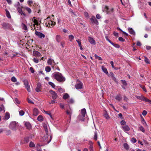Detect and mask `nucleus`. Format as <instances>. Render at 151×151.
I'll return each mask as SVG.
<instances>
[{
  "instance_id": "obj_1",
  "label": "nucleus",
  "mask_w": 151,
  "mask_h": 151,
  "mask_svg": "<svg viewBox=\"0 0 151 151\" xmlns=\"http://www.w3.org/2000/svg\"><path fill=\"white\" fill-rule=\"evenodd\" d=\"M52 77L59 82L64 81L65 78L63 77L62 74L58 72L54 73L52 74Z\"/></svg>"
},
{
  "instance_id": "obj_2",
  "label": "nucleus",
  "mask_w": 151,
  "mask_h": 151,
  "mask_svg": "<svg viewBox=\"0 0 151 151\" xmlns=\"http://www.w3.org/2000/svg\"><path fill=\"white\" fill-rule=\"evenodd\" d=\"M19 126V124L17 122L12 121L10 123L9 128L13 130L16 131L18 129Z\"/></svg>"
},
{
  "instance_id": "obj_3",
  "label": "nucleus",
  "mask_w": 151,
  "mask_h": 151,
  "mask_svg": "<svg viewBox=\"0 0 151 151\" xmlns=\"http://www.w3.org/2000/svg\"><path fill=\"white\" fill-rule=\"evenodd\" d=\"M136 97L137 99L143 101H145L146 102H149L150 104H151V101L143 96H137Z\"/></svg>"
},
{
  "instance_id": "obj_4",
  "label": "nucleus",
  "mask_w": 151,
  "mask_h": 151,
  "mask_svg": "<svg viewBox=\"0 0 151 151\" xmlns=\"http://www.w3.org/2000/svg\"><path fill=\"white\" fill-rule=\"evenodd\" d=\"M90 23L91 24L98 25L99 24V22L98 20L96 19L94 16H93L92 17L90 18Z\"/></svg>"
},
{
  "instance_id": "obj_5",
  "label": "nucleus",
  "mask_w": 151,
  "mask_h": 151,
  "mask_svg": "<svg viewBox=\"0 0 151 151\" xmlns=\"http://www.w3.org/2000/svg\"><path fill=\"white\" fill-rule=\"evenodd\" d=\"M2 28L4 29H10L11 27V25L6 23L4 22L2 24Z\"/></svg>"
},
{
  "instance_id": "obj_6",
  "label": "nucleus",
  "mask_w": 151,
  "mask_h": 151,
  "mask_svg": "<svg viewBox=\"0 0 151 151\" xmlns=\"http://www.w3.org/2000/svg\"><path fill=\"white\" fill-rule=\"evenodd\" d=\"M24 84L25 86V87L27 89L28 91V92H30L31 91L30 86L29 84L28 83L27 81V80H24Z\"/></svg>"
},
{
  "instance_id": "obj_7",
  "label": "nucleus",
  "mask_w": 151,
  "mask_h": 151,
  "mask_svg": "<svg viewBox=\"0 0 151 151\" xmlns=\"http://www.w3.org/2000/svg\"><path fill=\"white\" fill-rule=\"evenodd\" d=\"M33 6V7L34 8L35 12H37L38 13H39L40 12V6L37 3H35L34 4Z\"/></svg>"
},
{
  "instance_id": "obj_8",
  "label": "nucleus",
  "mask_w": 151,
  "mask_h": 151,
  "mask_svg": "<svg viewBox=\"0 0 151 151\" xmlns=\"http://www.w3.org/2000/svg\"><path fill=\"white\" fill-rule=\"evenodd\" d=\"M35 34L36 35L38 36L39 38H44L45 37V35L42 33L38 32L37 31L35 32Z\"/></svg>"
},
{
  "instance_id": "obj_9",
  "label": "nucleus",
  "mask_w": 151,
  "mask_h": 151,
  "mask_svg": "<svg viewBox=\"0 0 151 151\" xmlns=\"http://www.w3.org/2000/svg\"><path fill=\"white\" fill-rule=\"evenodd\" d=\"M50 92L52 95V97L53 99L55 100L57 98L58 95L54 91L51 90L50 91Z\"/></svg>"
},
{
  "instance_id": "obj_10",
  "label": "nucleus",
  "mask_w": 151,
  "mask_h": 151,
  "mask_svg": "<svg viewBox=\"0 0 151 151\" xmlns=\"http://www.w3.org/2000/svg\"><path fill=\"white\" fill-rule=\"evenodd\" d=\"M69 106V109H67L66 111V112L67 115H69V117L70 119L71 115L72 113V110L70 108V106Z\"/></svg>"
},
{
  "instance_id": "obj_11",
  "label": "nucleus",
  "mask_w": 151,
  "mask_h": 151,
  "mask_svg": "<svg viewBox=\"0 0 151 151\" xmlns=\"http://www.w3.org/2000/svg\"><path fill=\"white\" fill-rule=\"evenodd\" d=\"M122 128L126 133H127V132H128L130 130V128L127 125L122 126Z\"/></svg>"
},
{
  "instance_id": "obj_12",
  "label": "nucleus",
  "mask_w": 151,
  "mask_h": 151,
  "mask_svg": "<svg viewBox=\"0 0 151 151\" xmlns=\"http://www.w3.org/2000/svg\"><path fill=\"white\" fill-rule=\"evenodd\" d=\"M83 86V84L82 83L77 84L75 85V88L77 89H82Z\"/></svg>"
},
{
  "instance_id": "obj_13",
  "label": "nucleus",
  "mask_w": 151,
  "mask_h": 151,
  "mask_svg": "<svg viewBox=\"0 0 151 151\" xmlns=\"http://www.w3.org/2000/svg\"><path fill=\"white\" fill-rule=\"evenodd\" d=\"M88 40L90 43L92 44L95 45L96 42L91 37H88Z\"/></svg>"
},
{
  "instance_id": "obj_14",
  "label": "nucleus",
  "mask_w": 151,
  "mask_h": 151,
  "mask_svg": "<svg viewBox=\"0 0 151 151\" xmlns=\"http://www.w3.org/2000/svg\"><path fill=\"white\" fill-rule=\"evenodd\" d=\"M41 85L40 83H37V87L35 89L36 91L38 92L40 91V89L41 88Z\"/></svg>"
},
{
  "instance_id": "obj_15",
  "label": "nucleus",
  "mask_w": 151,
  "mask_h": 151,
  "mask_svg": "<svg viewBox=\"0 0 151 151\" xmlns=\"http://www.w3.org/2000/svg\"><path fill=\"white\" fill-rule=\"evenodd\" d=\"M43 127L44 129V130L45 132V133L46 134V136L47 137H48V136H49V134H48V128H47V126L46 124H45L43 125Z\"/></svg>"
},
{
  "instance_id": "obj_16",
  "label": "nucleus",
  "mask_w": 151,
  "mask_h": 151,
  "mask_svg": "<svg viewBox=\"0 0 151 151\" xmlns=\"http://www.w3.org/2000/svg\"><path fill=\"white\" fill-rule=\"evenodd\" d=\"M128 30L130 34L134 36L135 35V33L132 28L129 27L128 28Z\"/></svg>"
},
{
  "instance_id": "obj_17",
  "label": "nucleus",
  "mask_w": 151,
  "mask_h": 151,
  "mask_svg": "<svg viewBox=\"0 0 151 151\" xmlns=\"http://www.w3.org/2000/svg\"><path fill=\"white\" fill-rule=\"evenodd\" d=\"M33 55L34 56L36 57H39L41 55V54L37 51L34 50L33 51Z\"/></svg>"
},
{
  "instance_id": "obj_18",
  "label": "nucleus",
  "mask_w": 151,
  "mask_h": 151,
  "mask_svg": "<svg viewBox=\"0 0 151 151\" xmlns=\"http://www.w3.org/2000/svg\"><path fill=\"white\" fill-rule=\"evenodd\" d=\"M122 97L121 94H119L116 95L115 96V99L116 100L120 101L122 99Z\"/></svg>"
},
{
  "instance_id": "obj_19",
  "label": "nucleus",
  "mask_w": 151,
  "mask_h": 151,
  "mask_svg": "<svg viewBox=\"0 0 151 151\" xmlns=\"http://www.w3.org/2000/svg\"><path fill=\"white\" fill-rule=\"evenodd\" d=\"M39 114L38 111L37 109L36 108H35L33 110V115L36 116Z\"/></svg>"
},
{
  "instance_id": "obj_20",
  "label": "nucleus",
  "mask_w": 151,
  "mask_h": 151,
  "mask_svg": "<svg viewBox=\"0 0 151 151\" xmlns=\"http://www.w3.org/2000/svg\"><path fill=\"white\" fill-rule=\"evenodd\" d=\"M25 125L27 128L30 129L31 128V126L30 123L28 122H26L25 123Z\"/></svg>"
},
{
  "instance_id": "obj_21",
  "label": "nucleus",
  "mask_w": 151,
  "mask_h": 151,
  "mask_svg": "<svg viewBox=\"0 0 151 151\" xmlns=\"http://www.w3.org/2000/svg\"><path fill=\"white\" fill-rule=\"evenodd\" d=\"M55 39L56 41L59 43L61 41V37L60 35H57L56 36Z\"/></svg>"
},
{
  "instance_id": "obj_22",
  "label": "nucleus",
  "mask_w": 151,
  "mask_h": 151,
  "mask_svg": "<svg viewBox=\"0 0 151 151\" xmlns=\"http://www.w3.org/2000/svg\"><path fill=\"white\" fill-rule=\"evenodd\" d=\"M86 111L85 109H83L81 110V114L83 118H84L86 114Z\"/></svg>"
},
{
  "instance_id": "obj_23",
  "label": "nucleus",
  "mask_w": 151,
  "mask_h": 151,
  "mask_svg": "<svg viewBox=\"0 0 151 151\" xmlns=\"http://www.w3.org/2000/svg\"><path fill=\"white\" fill-rule=\"evenodd\" d=\"M17 10L19 13L21 15L23 14L24 16H25V14L24 13H23L21 8L19 7H18L17 8Z\"/></svg>"
},
{
  "instance_id": "obj_24",
  "label": "nucleus",
  "mask_w": 151,
  "mask_h": 151,
  "mask_svg": "<svg viewBox=\"0 0 151 151\" xmlns=\"http://www.w3.org/2000/svg\"><path fill=\"white\" fill-rule=\"evenodd\" d=\"M4 117V119L6 120L9 119L10 118L9 113L8 112H6V113L5 116Z\"/></svg>"
},
{
  "instance_id": "obj_25",
  "label": "nucleus",
  "mask_w": 151,
  "mask_h": 151,
  "mask_svg": "<svg viewBox=\"0 0 151 151\" xmlns=\"http://www.w3.org/2000/svg\"><path fill=\"white\" fill-rule=\"evenodd\" d=\"M101 69L106 74H108V73L106 68L104 66H101Z\"/></svg>"
},
{
  "instance_id": "obj_26",
  "label": "nucleus",
  "mask_w": 151,
  "mask_h": 151,
  "mask_svg": "<svg viewBox=\"0 0 151 151\" xmlns=\"http://www.w3.org/2000/svg\"><path fill=\"white\" fill-rule=\"evenodd\" d=\"M141 122L143 125L145 127H147V124L145 121L144 119V118H142L141 120Z\"/></svg>"
},
{
  "instance_id": "obj_27",
  "label": "nucleus",
  "mask_w": 151,
  "mask_h": 151,
  "mask_svg": "<svg viewBox=\"0 0 151 151\" xmlns=\"http://www.w3.org/2000/svg\"><path fill=\"white\" fill-rule=\"evenodd\" d=\"M52 61H53L54 63H55V62L53 59H52L51 58H50L47 60V63L49 65H51Z\"/></svg>"
},
{
  "instance_id": "obj_28",
  "label": "nucleus",
  "mask_w": 151,
  "mask_h": 151,
  "mask_svg": "<svg viewBox=\"0 0 151 151\" xmlns=\"http://www.w3.org/2000/svg\"><path fill=\"white\" fill-rule=\"evenodd\" d=\"M69 96L68 93H65L64 94V95L63 96V98L64 99L66 100L69 97Z\"/></svg>"
},
{
  "instance_id": "obj_29",
  "label": "nucleus",
  "mask_w": 151,
  "mask_h": 151,
  "mask_svg": "<svg viewBox=\"0 0 151 151\" xmlns=\"http://www.w3.org/2000/svg\"><path fill=\"white\" fill-rule=\"evenodd\" d=\"M37 119L39 121L42 122L43 121V118L42 116L39 115L37 118Z\"/></svg>"
},
{
  "instance_id": "obj_30",
  "label": "nucleus",
  "mask_w": 151,
  "mask_h": 151,
  "mask_svg": "<svg viewBox=\"0 0 151 151\" xmlns=\"http://www.w3.org/2000/svg\"><path fill=\"white\" fill-rule=\"evenodd\" d=\"M51 68L49 66H47L45 67V70L47 72H50L51 70Z\"/></svg>"
},
{
  "instance_id": "obj_31",
  "label": "nucleus",
  "mask_w": 151,
  "mask_h": 151,
  "mask_svg": "<svg viewBox=\"0 0 151 151\" xmlns=\"http://www.w3.org/2000/svg\"><path fill=\"white\" fill-rule=\"evenodd\" d=\"M69 39L70 41H72V40L74 39V37L73 35H70L69 36Z\"/></svg>"
},
{
  "instance_id": "obj_32",
  "label": "nucleus",
  "mask_w": 151,
  "mask_h": 151,
  "mask_svg": "<svg viewBox=\"0 0 151 151\" xmlns=\"http://www.w3.org/2000/svg\"><path fill=\"white\" fill-rule=\"evenodd\" d=\"M6 16L9 18H11V16L9 11L7 9L6 10Z\"/></svg>"
},
{
  "instance_id": "obj_33",
  "label": "nucleus",
  "mask_w": 151,
  "mask_h": 151,
  "mask_svg": "<svg viewBox=\"0 0 151 151\" xmlns=\"http://www.w3.org/2000/svg\"><path fill=\"white\" fill-rule=\"evenodd\" d=\"M111 44L116 48H119L120 47V45L118 44H114L112 42V43H111Z\"/></svg>"
},
{
  "instance_id": "obj_34",
  "label": "nucleus",
  "mask_w": 151,
  "mask_h": 151,
  "mask_svg": "<svg viewBox=\"0 0 151 151\" xmlns=\"http://www.w3.org/2000/svg\"><path fill=\"white\" fill-rule=\"evenodd\" d=\"M48 24L49 25V26L51 25L52 26H54V25L55 24V23L54 22V24H53L52 22L51 21H50L48 22Z\"/></svg>"
},
{
  "instance_id": "obj_35",
  "label": "nucleus",
  "mask_w": 151,
  "mask_h": 151,
  "mask_svg": "<svg viewBox=\"0 0 151 151\" xmlns=\"http://www.w3.org/2000/svg\"><path fill=\"white\" fill-rule=\"evenodd\" d=\"M29 146L31 147H35L34 143L32 142H30L29 144Z\"/></svg>"
},
{
  "instance_id": "obj_36",
  "label": "nucleus",
  "mask_w": 151,
  "mask_h": 151,
  "mask_svg": "<svg viewBox=\"0 0 151 151\" xmlns=\"http://www.w3.org/2000/svg\"><path fill=\"white\" fill-rule=\"evenodd\" d=\"M139 130L142 131L143 132H145V130L144 128L142 126H140L139 127Z\"/></svg>"
},
{
  "instance_id": "obj_37",
  "label": "nucleus",
  "mask_w": 151,
  "mask_h": 151,
  "mask_svg": "<svg viewBox=\"0 0 151 151\" xmlns=\"http://www.w3.org/2000/svg\"><path fill=\"white\" fill-rule=\"evenodd\" d=\"M124 148L126 149V150H127L129 149V146L126 143H124Z\"/></svg>"
},
{
  "instance_id": "obj_38",
  "label": "nucleus",
  "mask_w": 151,
  "mask_h": 151,
  "mask_svg": "<svg viewBox=\"0 0 151 151\" xmlns=\"http://www.w3.org/2000/svg\"><path fill=\"white\" fill-rule=\"evenodd\" d=\"M25 9L29 13H30L31 12V10L30 8L28 7H25Z\"/></svg>"
},
{
  "instance_id": "obj_39",
  "label": "nucleus",
  "mask_w": 151,
  "mask_h": 151,
  "mask_svg": "<svg viewBox=\"0 0 151 151\" xmlns=\"http://www.w3.org/2000/svg\"><path fill=\"white\" fill-rule=\"evenodd\" d=\"M44 111L45 113L46 114L49 115L50 116V117L51 118H52V115H51V112L50 111H45V110H44Z\"/></svg>"
},
{
  "instance_id": "obj_40",
  "label": "nucleus",
  "mask_w": 151,
  "mask_h": 151,
  "mask_svg": "<svg viewBox=\"0 0 151 151\" xmlns=\"http://www.w3.org/2000/svg\"><path fill=\"white\" fill-rule=\"evenodd\" d=\"M104 117L107 119H109L110 117L107 113H105L104 115Z\"/></svg>"
},
{
  "instance_id": "obj_41",
  "label": "nucleus",
  "mask_w": 151,
  "mask_h": 151,
  "mask_svg": "<svg viewBox=\"0 0 151 151\" xmlns=\"http://www.w3.org/2000/svg\"><path fill=\"white\" fill-rule=\"evenodd\" d=\"M49 84L53 88H54L55 87V84L51 82H48Z\"/></svg>"
},
{
  "instance_id": "obj_42",
  "label": "nucleus",
  "mask_w": 151,
  "mask_h": 151,
  "mask_svg": "<svg viewBox=\"0 0 151 151\" xmlns=\"http://www.w3.org/2000/svg\"><path fill=\"white\" fill-rule=\"evenodd\" d=\"M22 27L24 30H27V26L24 24L22 23Z\"/></svg>"
},
{
  "instance_id": "obj_43",
  "label": "nucleus",
  "mask_w": 151,
  "mask_h": 151,
  "mask_svg": "<svg viewBox=\"0 0 151 151\" xmlns=\"http://www.w3.org/2000/svg\"><path fill=\"white\" fill-rule=\"evenodd\" d=\"M11 80L12 82H15L17 81V79L14 76L12 77L11 78Z\"/></svg>"
},
{
  "instance_id": "obj_44",
  "label": "nucleus",
  "mask_w": 151,
  "mask_h": 151,
  "mask_svg": "<svg viewBox=\"0 0 151 151\" xmlns=\"http://www.w3.org/2000/svg\"><path fill=\"white\" fill-rule=\"evenodd\" d=\"M94 56L96 59H98L99 60H102V58L98 56L96 54H95Z\"/></svg>"
},
{
  "instance_id": "obj_45",
  "label": "nucleus",
  "mask_w": 151,
  "mask_h": 151,
  "mask_svg": "<svg viewBox=\"0 0 151 151\" xmlns=\"http://www.w3.org/2000/svg\"><path fill=\"white\" fill-rule=\"evenodd\" d=\"M67 102L68 103L73 104L74 102V101L73 99H71L68 100Z\"/></svg>"
},
{
  "instance_id": "obj_46",
  "label": "nucleus",
  "mask_w": 151,
  "mask_h": 151,
  "mask_svg": "<svg viewBox=\"0 0 151 151\" xmlns=\"http://www.w3.org/2000/svg\"><path fill=\"white\" fill-rule=\"evenodd\" d=\"M145 61L146 63H150L148 59L146 57H145Z\"/></svg>"
},
{
  "instance_id": "obj_47",
  "label": "nucleus",
  "mask_w": 151,
  "mask_h": 151,
  "mask_svg": "<svg viewBox=\"0 0 151 151\" xmlns=\"http://www.w3.org/2000/svg\"><path fill=\"white\" fill-rule=\"evenodd\" d=\"M121 81L122 82V84H123V85L124 86H126V85H127V83L125 81L121 80Z\"/></svg>"
},
{
  "instance_id": "obj_48",
  "label": "nucleus",
  "mask_w": 151,
  "mask_h": 151,
  "mask_svg": "<svg viewBox=\"0 0 151 151\" xmlns=\"http://www.w3.org/2000/svg\"><path fill=\"white\" fill-rule=\"evenodd\" d=\"M24 114V112L23 110H21L19 111V114L21 116L23 115Z\"/></svg>"
},
{
  "instance_id": "obj_49",
  "label": "nucleus",
  "mask_w": 151,
  "mask_h": 151,
  "mask_svg": "<svg viewBox=\"0 0 151 151\" xmlns=\"http://www.w3.org/2000/svg\"><path fill=\"white\" fill-rule=\"evenodd\" d=\"M94 139L95 140H97V133L96 132H94Z\"/></svg>"
},
{
  "instance_id": "obj_50",
  "label": "nucleus",
  "mask_w": 151,
  "mask_h": 151,
  "mask_svg": "<svg viewBox=\"0 0 151 151\" xmlns=\"http://www.w3.org/2000/svg\"><path fill=\"white\" fill-rule=\"evenodd\" d=\"M131 141L132 142L134 143H135L137 142L136 139L134 137L132 138Z\"/></svg>"
},
{
  "instance_id": "obj_51",
  "label": "nucleus",
  "mask_w": 151,
  "mask_h": 151,
  "mask_svg": "<svg viewBox=\"0 0 151 151\" xmlns=\"http://www.w3.org/2000/svg\"><path fill=\"white\" fill-rule=\"evenodd\" d=\"M105 37L106 40L108 41L111 44L112 43V42L109 39L107 35H106L105 36Z\"/></svg>"
},
{
  "instance_id": "obj_52",
  "label": "nucleus",
  "mask_w": 151,
  "mask_h": 151,
  "mask_svg": "<svg viewBox=\"0 0 151 151\" xmlns=\"http://www.w3.org/2000/svg\"><path fill=\"white\" fill-rule=\"evenodd\" d=\"M84 15L87 18H88L89 17L88 14L87 12H84Z\"/></svg>"
},
{
  "instance_id": "obj_53",
  "label": "nucleus",
  "mask_w": 151,
  "mask_h": 151,
  "mask_svg": "<svg viewBox=\"0 0 151 151\" xmlns=\"http://www.w3.org/2000/svg\"><path fill=\"white\" fill-rule=\"evenodd\" d=\"M33 61L35 63H38L39 62V59H37L35 58H34L33 59Z\"/></svg>"
},
{
  "instance_id": "obj_54",
  "label": "nucleus",
  "mask_w": 151,
  "mask_h": 151,
  "mask_svg": "<svg viewBox=\"0 0 151 151\" xmlns=\"http://www.w3.org/2000/svg\"><path fill=\"white\" fill-rule=\"evenodd\" d=\"M119 40V41H122V42H124L125 41V40L122 37H120L118 38Z\"/></svg>"
},
{
  "instance_id": "obj_55",
  "label": "nucleus",
  "mask_w": 151,
  "mask_h": 151,
  "mask_svg": "<svg viewBox=\"0 0 151 151\" xmlns=\"http://www.w3.org/2000/svg\"><path fill=\"white\" fill-rule=\"evenodd\" d=\"M108 76L109 77H112L113 76H114V74L112 72H110L109 73V74L108 75Z\"/></svg>"
},
{
  "instance_id": "obj_56",
  "label": "nucleus",
  "mask_w": 151,
  "mask_h": 151,
  "mask_svg": "<svg viewBox=\"0 0 151 151\" xmlns=\"http://www.w3.org/2000/svg\"><path fill=\"white\" fill-rule=\"evenodd\" d=\"M120 123L122 125H124L126 124V122L124 120H123L121 121Z\"/></svg>"
},
{
  "instance_id": "obj_57",
  "label": "nucleus",
  "mask_w": 151,
  "mask_h": 151,
  "mask_svg": "<svg viewBox=\"0 0 151 151\" xmlns=\"http://www.w3.org/2000/svg\"><path fill=\"white\" fill-rule=\"evenodd\" d=\"M89 150L90 151H93V147L91 145L89 146Z\"/></svg>"
},
{
  "instance_id": "obj_58",
  "label": "nucleus",
  "mask_w": 151,
  "mask_h": 151,
  "mask_svg": "<svg viewBox=\"0 0 151 151\" xmlns=\"http://www.w3.org/2000/svg\"><path fill=\"white\" fill-rule=\"evenodd\" d=\"M29 70L32 73H33L35 72V70L32 67H30Z\"/></svg>"
},
{
  "instance_id": "obj_59",
  "label": "nucleus",
  "mask_w": 151,
  "mask_h": 151,
  "mask_svg": "<svg viewBox=\"0 0 151 151\" xmlns=\"http://www.w3.org/2000/svg\"><path fill=\"white\" fill-rule=\"evenodd\" d=\"M59 105L61 109H63L64 108V105L62 104L61 103H60L59 104Z\"/></svg>"
},
{
  "instance_id": "obj_60",
  "label": "nucleus",
  "mask_w": 151,
  "mask_h": 151,
  "mask_svg": "<svg viewBox=\"0 0 151 151\" xmlns=\"http://www.w3.org/2000/svg\"><path fill=\"white\" fill-rule=\"evenodd\" d=\"M65 44V42L64 41H62L60 42V45L61 46H62V47L63 48L64 47Z\"/></svg>"
},
{
  "instance_id": "obj_61",
  "label": "nucleus",
  "mask_w": 151,
  "mask_h": 151,
  "mask_svg": "<svg viewBox=\"0 0 151 151\" xmlns=\"http://www.w3.org/2000/svg\"><path fill=\"white\" fill-rule=\"evenodd\" d=\"M147 114V112L145 110H144L142 113V114L144 116L146 115Z\"/></svg>"
},
{
  "instance_id": "obj_62",
  "label": "nucleus",
  "mask_w": 151,
  "mask_h": 151,
  "mask_svg": "<svg viewBox=\"0 0 151 151\" xmlns=\"http://www.w3.org/2000/svg\"><path fill=\"white\" fill-rule=\"evenodd\" d=\"M96 18L98 19H99L101 18L100 15L99 14H97L96 15Z\"/></svg>"
},
{
  "instance_id": "obj_63",
  "label": "nucleus",
  "mask_w": 151,
  "mask_h": 151,
  "mask_svg": "<svg viewBox=\"0 0 151 151\" xmlns=\"http://www.w3.org/2000/svg\"><path fill=\"white\" fill-rule=\"evenodd\" d=\"M145 29L147 31H151V27H147Z\"/></svg>"
},
{
  "instance_id": "obj_64",
  "label": "nucleus",
  "mask_w": 151,
  "mask_h": 151,
  "mask_svg": "<svg viewBox=\"0 0 151 151\" xmlns=\"http://www.w3.org/2000/svg\"><path fill=\"white\" fill-rule=\"evenodd\" d=\"M20 5V4L19 3V2H17V4H15V6L16 7H17L18 8V7H19V6Z\"/></svg>"
}]
</instances>
